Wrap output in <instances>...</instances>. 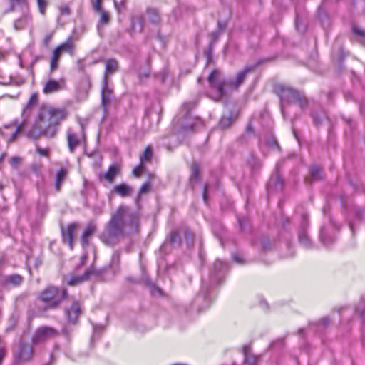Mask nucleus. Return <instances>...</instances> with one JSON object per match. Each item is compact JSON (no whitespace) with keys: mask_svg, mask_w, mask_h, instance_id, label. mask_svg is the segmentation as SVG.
I'll return each instance as SVG.
<instances>
[{"mask_svg":"<svg viewBox=\"0 0 365 365\" xmlns=\"http://www.w3.org/2000/svg\"><path fill=\"white\" fill-rule=\"evenodd\" d=\"M26 122V119L25 118L19 124H18L17 122L15 123V125H16V128L15 132L14 133H12V135L10 136V138L9 139V142H13L14 140H15V139L16 138L17 134L24 131Z\"/></svg>","mask_w":365,"mask_h":365,"instance_id":"obj_41","label":"nucleus"},{"mask_svg":"<svg viewBox=\"0 0 365 365\" xmlns=\"http://www.w3.org/2000/svg\"><path fill=\"white\" fill-rule=\"evenodd\" d=\"M233 260L237 263H242V259L238 255H233Z\"/></svg>","mask_w":365,"mask_h":365,"instance_id":"obj_64","label":"nucleus"},{"mask_svg":"<svg viewBox=\"0 0 365 365\" xmlns=\"http://www.w3.org/2000/svg\"><path fill=\"white\" fill-rule=\"evenodd\" d=\"M352 32L360 38L361 41H365V29H364L357 26H353Z\"/></svg>","mask_w":365,"mask_h":365,"instance_id":"obj_45","label":"nucleus"},{"mask_svg":"<svg viewBox=\"0 0 365 365\" xmlns=\"http://www.w3.org/2000/svg\"><path fill=\"white\" fill-rule=\"evenodd\" d=\"M200 167L197 163H193L192 165V174L190 178V184L192 188L195 184L200 181Z\"/></svg>","mask_w":365,"mask_h":365,"instance_id":"obj_30","label":"nucleus"},{"mask_svg":"<svg viewBox=\"0 0 365 365\" xmlns=\"http://www.w3.org/2000/svg\"><path fill=\"white\" fill-rule=\"evenodd\" d=\"M38 10L41 14H44L47 7V1L46 0H36Z\"/></svg>","mask_w":365,"mask_h":365,"instance_id":"obj_49","label":"nucleus"},{"mask_svg":"<svg viewBox=\"0 0 365 365\" xmlns=\"http://www.w3.org/2000/svg\"><path fill=\"white\" fill-rule=\"evenodd\" d=\"M227 268V263L220 260L215 262L210 271V284L212 286L219 284L222 282Z\"/></svg>","mask_w":365,"mask_h":365,"instance_id":"obj_9","label":"nucleus"},{"mask_svg":"<svg viewBox=\"0 0 365 365\" xmlns=\"http://www.w3.org/2000/svg\"><path fill=\"white\" fill-rule=\"evenodd\" d=\"M88 273H86V272H84V273L81 275L72 276L69 279L68 284L69 285H76L83 282L88 281Z\"/></svg>","mask_w":365,"mask_h":365,"instance_id":"obj_35","label":"nucleus"},{"mask_svg":"<svg viewBox=\"0 0 365 365\" xmlns=\"http://www.w3.org/2000/svg\"><path fill=\"white\" fill-rule=\"evenodd\" d=\"M101 14L100 23L102 24H106L110 21V15L105 10H102L99 12Z\"/></svg>","mask_w":365,"mask_h":365,"instance_id":"obj_46","label":"nucleus"},{"mask_svg":"<svg viewBox=\"0 0 365 365\" xmlns=\"http://www.w3.org/2000/svg\"><path fill=\"white\" fill-rule=\"evenodd\" d=\"M67 143L68 150L71 153H73L76 148L80 145V140L76 133L71 129L67 131Z\"/></svg>","mask_w":365,"mask_h":365,"instance_id":"obj_21","label":"nucleus"},{"mask_svg":"<svg viewBox=\"0 0 365 365\" xmlns=\"http://www.w3.org/2000/svg\"><path fill=\"white\" fill-rule=\"evenodd\" d=\"M308 227L307 215L304 214L302 215V225L299 230L298 237L299 242L307 248L312 247V242L307 234V228Z\"/></svg>","mask_w":365,"mask_h":365,"instance_id":"obj_11","label":"nucleus"},{"mask_svg":"<svg viewBox=\"0 0 365 365\" xmlns=\"http://www.w3.org/2000/svg\"><path fill=\"white\" fill-rule=\"evenodd\" d=\"M52 34H48L47 35L45 36L43 40V44L45 47H48L51 41V38H52Z\"/></svg>","mask_w":365,"mask_h":365,"instance_id":"obj_58","label":"nucleus"},{"mask_svg":"<svg viewBox=\"0 0 365 365\" xmlns=\"http://www.w3.org/2000/svg\"><path fill=\"white\" fill-rule=\"evenodd\" d=\"M145 25V17L143 14H138L131 18L130 31L135 33L138 28V31L142 32Z\"/></svg>","mask_w":365,"mask_h":365,"instance_id":"obj_20","label":"nucleus"},{"mask_svg":"<svg viewBox=\"0 0 365 365\" xmlns=\"http://www.w3.org/2000/svg\"><path fill=\"white\" fill-rule=\"evenodd\" d=\"M56 50L61 55L63 52L68 53L70 55H74V45L72 43L71 38H68L66 41L57 46Z\"/></svg>","mask_w":365,"mask_h":365,"instance_id":"obj_26","label":"nucleus"},{"mask_svg":"<svg viewBox=\"0 0 365 365\" xmlns=\"http://www.w3.org/2000/svg\"><path fill=\"white\" fill-rule=\"evenodd\" d=\"M126 0H121L120 2L115 1V6L118 12H122L126 7Z\"/></svg>","mask_w":365,"mask_h":365,"instance_id":"obj_52","label":"nucleus"},{"mask_svg":"<svg viewBox=\"0 0 365 365\" xmlns=\"http://www.w3.org/2000/svg\"><path fill=\"white\" fill-rule=\"evenodd\" d=\"M242 353L244 355V362L247 365H256L258 361V356H255L250 353V347L248 345H245L242 347Z\"/></svg>","mask_w":365,"mask_h":365,"instance_id":"obj_24","label":"nucleus"},{"mask_svg":"<svg viewBox=\"0 0 365 365\" xmlns=\"http://www.w3.org/2000/svg\"><path fill=\"white\" fill-rule=\"evenodd\" d=\"M67 297L68 294L65 289L48 286L38 294V299L44 304L43 311L46 312L58 309Z\"/></svg>","mask_w":365,"mask_h":365,"instance_id":"obj_4","label":"nucleus"},{"mask_svg":"<svg viewBox=\"0 0 365 365\" xmlns=\"http://www.w3.org/2000/svg\"><path fill=\"white\" fill-rule=\"evenodd\" d=\"M138 212L131 210L126 205H120L112 215L105 230L100 235L101 241L108 246L118 243L124 236L125 229L129 227L135 230L139 222Z\"/></svg>","mask_w":365,"mask_h":365,"instance_id":"obj_1","label":"nucleus"},{"mask_svg":"<svg viewBox=\"0 0 365 365\" xmlns=\"http://www.w3.org/2000/svg\"><path fill=\"white\" fill-rule=\"evenodd\" d=\"M10 6L4 11V14L12 12L15 10L16 5H24L26 4V0H9Z\"/></svg>","mask_w":365,"mask_h":365,"instance_id":"obj_42","label":"nucleus"},{"mask_svg":"<svg viewBox=\"0 0 365 365\" xmlns=\"http://www.w3.org/2000/svg\"><path fill=\"white\" fill-rule=\"evenodd\" d=\"M77 227V224L71 223L66 229L61 230L62 240L68 245L71 250L73 248V235Z\"/></svg>","mask_w":365,"mask_h":365,"instance_id":"obj_14","label":"nucleus"},{"mask_svg":"<svg viewBox=\"0 0 365 365\" xmlns=\"http://www.w3.org/2000/svg\"><path fill=\"white\" fill-rule=\"evenodd\" d=\"M36 152L39 155H43V156H47L48 154V150L42 148H40V147H37L36 148Z\"/></svg>","mask_w":365,"mask_h":365,"instance_id":"obj_60","label":"nucleus"},{"mask_svg":"<svg viewBox=\"0 0 365 365\" xmlns=\"http://www.w3.org/2000/svg\"><path fill=\"white\" fill-rule=\"evenodd\" d=\"M108 268L103 267L99 269H97L94 267H90L86 269L85 272L88 274V280L92 279L94 281H104L105 280V274L107 272Z\"/></svg>","mask_w":365,"mask_h":365,"instance_id":"obj_16","label":"nucleus"},{"mask_svg":"<svg viewBox=\"0 0 365 365\" xmlns=\"http://www.w3.org/2000/svg\"><path fill=\"white\" fill-rule=\"evenodd\" d=\"M197 106V101H191L185 102L180 107L179 115L184 118L182 123V130L185 133L193 131L195 128L202 124L201 120L192 116V110Z\"/></svg>","mask_w":365,"mask_h":365,"instance_id":"obj_5","label":"nucleus"},{"mask_svg":"<svg viewBox=\"0 0 365 365\" xmlns=\"http://www.w3.org/2000/svg\"><path fill=\"white\" fill-rule=\"evenodd\" d=\"M30 20L31 16L29 14H24L22 16L14 21V27L17 31L21 30Z\"/></svg>","mask_w":365,"mask_h":365,"instance_id":"obj_32","label":"nucleus"},{"mask_svg":"<svg viewBox=\"0 0 365 365\" xmlns=\"http://www.w3.org/2000/svg\"><path fill=\"white\" fill-rule=\"evenodd\" d=\"M220 34H221L217 31H215L210 34V46H209L210 50L205 51V55L207 56L208 60L210 58V51L212 49L211 47L213 44H215L218 41V38H219V36Z\"/></svg>","mask_w":365,"mask_h":365,"instance_id":"obj_39","label":"nucleus"},{"mask_svg":"<svg viewBox=\"0 0 365 365\" xmlns=\"http://www.w3.org/2000/svg\"><path fill=\"white\" fill-rule=\"evenodd\" d=\"M169 242L173 247L179 246L180 245L181 240L177 230L171 232Z\"/></svg>","mask_w":365,"mask_h":365,"instance_id":"obj_40","label":"nucleus"},{"mask_svg":"<svg viewBox=\"0 0 365 365\" xmlns=\"http://www.w3.org/2000/svg\"><path fill=\"white\" fill-rule=\"evenodd\" d=\"M277 91L282 103H297L301 109H304L307 105V99L297 90L284 85H279Z\"/></svg>","mask_w":365,"mask_h":365,"instance_id":"obj_6","label":"nucleus"},{"mask_svg":"<svg viewBox=\"0 0 365 365\" xmlns=\"http://www.w3.org/2000/svg\"><path fill=\"white\" fill-rule=\"evenodd\" d=\"M96 230V225L93 222L88 223L81 237V245L83 248L88 247L90 243V238Z\"/></svg>","mask_w":365,"mask_h":365,"instance_id":"obj_15","label":"nucleus"},{"mask_svg":"<svg viewBox=\"0 0 365 365\" xmlns=\"http://www.w3.org/2000/svg\"><path fill=\"white\" fill-rule=\"evenodd\" d=\"M250 135H255V130L251 122H249L246 126V133L242 134L239 138L238 141L241 144H247L249 140Z\"/></svg>","mask_w":365,"mask_h":365,"instance_id":"obj_34","label":"nucleus"},{"mask_svg":"<svg viewBox=\"0 0 365 365\" xmlns=\"http://www.w3.org/2000/svg\"><path fill=\"white\" fill-rule=\"evenodd\" d=\"M63 87L58 81L55 80H49L46 82L43 87V93L46 94L52 93L61 90Z\"/></svg>","mask_w":365,"mask_h":365,"instance_id":"obj_28","label":"nucleus"},{"mask_svg":"<svg viewBox=\"0 0 365 365\" xmlns=\"http://www.w3.org/2000/svg\"><path fill=\"white\" fill-rule=\"evenodd\" d=\"M310 174L314 180H318L322 178V171L317 165H313L310 168Z\"/></svg>","mask_w":365,"mask_h":365,"instance_id":"obj_44","label":"nucleus"},{"mask_svg":"<svg viewBox=\"0 0 365 365\" xmlns=\"http://www.w3.org/2000/svg\"><path fill=\"white\" fill-rule=\"evenodd\" d=\"M24 278L22 276L18 274H14L6 276L3 279V284L5 286L18 287L22 284Z\"/></svg>","mask_w":365,"mask_h":365,"instance_id":"obj_22","label":"nucleus"},{"mask_svg":"<svg viewBox=\"0 0 365 365\" xmlns=\"http://www.w3.org/2000/svg\"><path fill=\"white\" fill-rule=\"evenodd\" d=\"M153 158V149L150 146H147L140 156V162L145 165V163L150 162Z\"/></svg>","mask_w":365,"mask_h":365,"instance_id":"obj_36","label":"nucleus"},{"mask_svg":"<svg viewBox=\"0 0 365 365\" xmlns=\"http://www.w3.org/2000/svg\"><path fill=\"white\" fill-rule=\"evenodd\" d=\"M34 355L33 347L26 342H21L19 344L18 351L14 354L12 365H19L32 361Z\"/></svg>","mask_w":365,"mask_h":365,"instance_id":"obj_7","label":"nucleus"},{"mask_svg":"<svg viewBox=\"0 0 365 365\" xmlns=\"http://www.w3.org/2000/svg\"><path fill=\"white\" fill-rule=\"evenodd\" d=\"M120 167L119 165L114 163L109 166L107 172L104 174H101L99 178H104L109 182H113L115 176L120 173Z\"/></svg>","mask_w":365,"mask_h":365,"instance_id":"obj_18","label":"nucleus"},{"mask_svg":"<svg viewBox=\"0 0 365 365\" xmlns=\"http://www.w3.org/2000/svg\"><path fill=\"white\" fill-rule=\"evenodd\" d=\"M364 212L363 210H359L356 211V216L360 220L364 219Z\"/></svg>","mask_w":365,"mask_h":365,"instance_id":"obj_63","label":"nucleus"},{"mask_svg":"<svg viewBox=\"0 0 365 365\" xmlns=\"http://www.w3.org/2000/svg\"><path fill=\"white\" fill-rule=\"evenodd\" d=\"M93 6V9L98 12H100L102 10H103L102 8V0H95Z\"/></svg>","mask_w":365,"mask_h":365,"instance_id":"obj_57","label":"nucleus"},{"mask_svg":"<svg viewBox=\"0 0 365 365\" xmlns=\"http://www.w3.org/2000/svg\"><path fill=\"white\" fill-rule=\"evenodd\" d=\"M113 89L108 87V79L103 77V86L101 88V106L104 111H106L113 99Z\"/></svg>","mask_w":365,"mask_h":365,"instance_id":"obj_10","label":"nucleus"},{"mask_svg":"<svg viewBox=\"0 0 365 365\" xmlns=\"http://www.w3.org/2000/svg\"><path fill=\"white\" fill-rule=\"evenodd\" d=\"M255 66L248 65L244 69L237 74L234 80H226L221 78L220 73L214 70L208 76V82L210 86V91L208 93L209 97L215 101H219L227 94L225 88L230 90H237L244 82L247 73L252 71Z\"/></svg>","mask_w":365,"mask_h":365,"instance_id":"obj_3","label":"nucleus"},{"mask_svg":"<svg viewBox=\"0 0 365 365\" xmlns=\"http://www.w3.org/2000/svg\"><path fill=\"white\" fill-rule=\"evenodd\" d=\"M58 335L56 329L48 326H41L38 327L34 334L31 342L33 345H37L47 341L49 339L56 337Z\"/></svg>","mask_w":365,"mask_h":365,"instance_id":"obj_8","label":"nucleus"},{"mask_svg":"<svg viewBox=\"0 0 365 365\" xmlns=\"http://www.w3.org/2000/svg\"><path fill=\"white\" fill-rule=\"evenodd\" d=\"M312 117L313 118L315 125L319 126L322 124V118L319 116V115L317 113H316V112L312 113Z\"/></svg>","mask_w":365,"mask_h":365,"instance_id":"obj_54","label":"nucleus"},{"mask_svg":"<svg viewBox=\"0 0 365 365\" xmlns=\"http://www.w3.org/2000/svg\"><path fill=\"white\" fill-rule=\"evenodd\" d=\"M118 70V63L115 59L110 58L108 59L106 62V70L104 73L103 77H106L107 79V76L110 75Z\"/></svg>","mask_w":365,"mask_h":365,"instance_id":"obj_31","label":"nucleus"},{"mask_svg":"<svg viewBox=\"0 0 365 365\" xmlns=\"http://www.w3.org/2000/svg\"><path fill=\"white\" fill-rule=\"evenodd\" d=\"M319 238L322 243L328 246L335 240V237L331 233V228L323 226L321 227Z\"/></svg>","mask_w":365,"mask_h":365,"instance_id":"obj_19","label":"nucleus"},{"mask_svg":"<svg viewBox=\"0 0 365 365\" xmlns=\"http://www.w3.org/2000/svg\"><path fill=\"white\" fill-rule=\"evenodd\" d=\"M132 173L135 177L140 178L143 173H146V167L140 162L139 164L133 168Z\"/></svg>","mask_w":365,"mask_h":365,"instance_id":"obj_43","label":"nucleus"},{"mask_svg":"<svg viewBox=\"0 0 365 365\" xmlns=\"http://www.w3.org/2000/svg\"><path fill=\"white\" fill-rule=\"evenodd\" d=\"M133 190V188L126 183L116 185L113 187V192L122 197L130 196Z\"/></svg>","mask_w":365,"mask_h":365,"instance_id":"obj_23","label":"nucleus"},{"mask_svg":"<svg viewBox=\"0 0 365 365\" xmlns=\"http://www.w3.org/2000/svg\"><path fill=\"white\" fill-rule=\"evenodd\" d=\"M61 54L58 53V50L54 49L53 51V56L51 58L50 62V71L51 72H53L58 68V61L61 57Z\"/></svg>","mask_w":365,"mask_h":365,"instance_id":"obj_37","label":"nucleus"},{"mask_svg":"<svg viewBox=\"0 0 365 365\" xmlns=\"http://www.w3.org/2000/svg\"><path fill=\"white\" fill-rule=\"evenodd\" d=\"M109 268L113 270V273H117L120 269V252L115 251L112 255L109 264Z\"/></svg>","mask_w":365,"mask_h":365,"instance_id":"obj_33","label":"nucleus"},{"mask_svg":"<svg viewBox=\"0 0 365 365\" xmlns=\"http://www.w3.org/2000/svg\"><path fill=\"white\" fill-rule=\"evenodd\" d=\"M236 118V114L232 111H230L227 113H224L219 120L218 127L222 130L230 128L235 120Z\"/></svg>","mask_w":365,"mask_h":365,"instance_id":"obj_17","label":"nucleus"},{"mask_svg":"<svg viewBox=\"0 0 365 365\" xmlns=\"http://www.w3.org/2000/svg\"><path fill=\"white\" fill-rule=\"evenodd\" d=\"M68 173V170L65 168H60L57 172L55 179V190L56 192H59L61 190L62 182L66 179Z\"/></svg>","mask_w":365,"mask_h":365,"instance_id":"obj_27","label":"nucleus"},{"mask_svg":"<svg viewBox=\"0 0 365 365\" xmlns=\"http://www.w3.org/2000/svg\"><path fill=\"white\" fill-rule=\"evenodd\" d=\"M260 246L262 250L265 252L271 250L272 245L268 239H262L260 241Z\"/></svg>","mask_w":365,"mask_h":365,"instance_id":"obj_47","label":"nucleus"},{"mask_svg":"<svg viewBox=\"0 0 365 365\" xmlns=\"http://www.w3.org/2000/svg\"><path fill=\"white\" fill-rule=\"evenodd\" d=\"M247 163L252 172L258 171L262 166L260 160L253 153L250 154L247 160Z\"/></svg>","mask_w":365,"mask_h":365,"instance_id":"obj_29","label":"nucleus"},{"mask_svg":"<svg viewBox=\"0 0 365 365\" xmlns=\"http://www.w3.org/2000/svg\"><path fill=\"white\" fill-rule=\"evenodd\" d=\"M37 101H38L37 95L36 93L31 94L27 104L26 105V106L23 110V115H29V113L27 114V112L31 109V108L33 106H34L37 103Z\"/></svg>","mask_w":365,"mask_h":365,"instance_id":"obj_38","label":"nucleus"},{"mask_svg":"<svg viewBox=\"0 0 365 365\" xmlns=\"http://www.w3.org/2000/svg\"><path fill=\"white\" fill-rule=\"evenodd\" d=\"M150 188V182H146L145 183H143L139 190V193H138V199H137V201H139L140 200V195L148 192Z\"/></svg>","mask_w":365,"mask_h":365,"instance_id":"obj_48","label":"nucleus"},{"mask_svg":"<svg viewBox=\"0 0 365 365\" xmlns=\"http://www.w3.org/2000/svg\"><path fill=\"white\" fill-rule=\"evenodd\" d=\"M320 323L323 326H327L330 323V319L328 317H325L321 319Z\"/></svg>","mask_w":365,"mask_h":365,"instance_id":"obj_62","label":"nucleus"},{"mask_svg":"<svg viewBox=\"0 0 365 365\" xmlns=\"http://www.w3.org/2000/svg\"><path fill=\"white\" fill-rule=\"evenodd\" d=\"M146 14L150 24L158 25L160 23V15L158 9L148 7L146 9Z\"/></svg>","mask_w":365,"mask_h":365,"instance_id":"obj_25","label":"nucleus"},{"mask_svg":"<svg viewBox=\"0 0 365 365\" xmlns=\"http://www.w3.org/2000/svg\"><path fill=\"white\" fill-rule=\"evenodd\" d=\"M61 14L63 15H69L71 13V9L68 6L65 5L60 7Z\"/></svg>","mask_w":365,"mask_h":365,"instance_id":"obj_59","label":"nucleus"},{"mask_svg":"<svg viewBox=\"0 0 365 365\" xmlns=\"http://www.w3.org/2000/svg\"><path fill=\"white\" fill-rule=\"evenodd\" d=\"M227 26V21H217V27L216 31H219L220 34H222L225 31Z\"/></svg>","mask_w":365,"mask_h":365,"instance_id":"obj_53","label":"nucleus"},{"mask_svg":"<svg viewBox=\"0 0 365 365\" xmlns=\"http://www.w3.org/2000/svg\"><path fill=\"white\" fill-rule=\"evenodd\" d=\"M208 186L207 185H205L203 187V192H202V199L206 205H208Z\"/></svg>","mask_w":365,"mask_h":365,"instance_id":"obj_56","label":"nucleus"},{"mask_svg":"<svg viewBox=\"0 0 365 365\" xmlns=\"http://www.w3.org/2000/svg\"><path fill=\"white\" fill-rule=\"evenodd\" d=\"M88 259V253L86 252H84L82 256L81 257V260H80V262L79 264L76 266V269H75V271L76 272H79L80 269L81 267H83L84 265V264L86 263V260Z\"/></svg>","mask_w":365,"mask_h":365,"instance_id":"obj_51","label":"nucleus"},{"mask_svg":"<svg viewBox=\"0 0 365 365\" xmlns=\"http://www.w3.org/2000/svg\"><path fill=\"white\" fill-rule=\"evenodd\" d=\"M9 163L12 168H18V167L21 163V158L18 156H14L11 158Z\"/></svg>","mask_w":365,"mask_h":365,"instance_id":"obj_50","label":"nucleus"},{"mask_svg":"<svg viewBox=\"0 0 365 365\" xmlns=\"http://www.w3.org/2000/svg\"><path fill=\"white\" fill-rule=\"evenodd\" d=\"M66 117L65 109L42 105L39 108L36 123L26 132V135L33 140L38 139L41 135L54 138L60 124Z\"/></svg>","mask_w":365,"mask_h":365,"instance_id":"obj_2","label":"nucleus"},{"mask_svg":"<svg viewBox=\"0 0 365 365\" xmlns=\"http://www.w3.org/2000/svg\"><path fill=\"white\" fill-rule=\"evenodd\" d=\"M67 319L70 323L75 324L81 314V304L78 300H73L69 308L66 309Z\"/></svg>","mask_w":365,"mask_h":365,"instance_id":"obj_13","label":"nucleus"},{"mask_svg":"<svg viewBox=\"0 0 365 365\" xmlns=\"http://www.w3.org/2000/svg\"><path fill=\"white\" fill-rule=\"evenodd\" d=\"M280 163L277 165V173L272 175L267 182V190L269 192L281 191L283 188V180L278 173Z\"/></svg>","mask_w":365,"mask_h":365,"instance_id":"obj_12","label":"nucleus"},{"mask_svg":"<svg viewBox=\"0 0 365 365\" xmlns=\"http://www.w3.org/2000/svg\"><path fill=\"white\" fill-rule=\"evenodd\" d=\"M267 145L269 147H277V148L279 147L277 141L274 140H268L267 141Z\"/></svg>","mask_w":365,"mask_h":365,"instance_id":"obj_61","label":"nucleus"},{"mask_svg":"<svg viewBox=\"0 0 365 365\" xmlns=\"http://www.w3.org/2000/svg\"><path fill=\"white\" fill-rule=\"evenodd\" d=\"M237 222L239 224V227L242 231H243L245 228V225L247 223V219L244 217H238Z\"/></svg>","mask_w":365,"mask_h":365,"instance_id":"obj_55","label":"nucleus"}]
</instances>
